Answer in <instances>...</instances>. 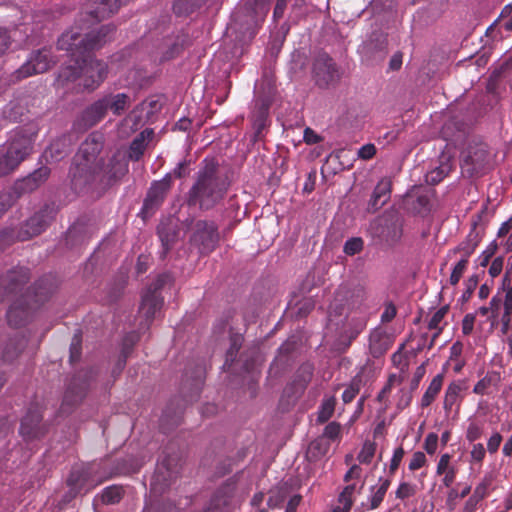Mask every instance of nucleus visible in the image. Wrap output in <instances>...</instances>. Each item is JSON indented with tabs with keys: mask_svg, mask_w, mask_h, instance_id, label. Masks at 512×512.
Masks as SVG:
<instances>
[{
	"mask_svg": "<svg viewBox=\"0 0 512 512\" xmlns=\"http://www.w3.org/2000/svg\"><path fill=\"white\" fill-rule=\"evenodd\" d=\"M114 31L111 25H104L97 31L83 35L74 30L64 32L58 39V48L70 53L74 65L61 69L58 81L62 84L79 80L85 89H95L106 78L108 70L105 63L92 58L90 51L101 48L110 40Z\"/></svg>",
	"mask_w": 512,
	"mask_h": 512,
	"instance_id": "1",
	"label": "nucleus"
},
{
	"mask_svg": "<svg viewBox=\"0 0 512 512\" xmlns=\"http://www.w3.org/2000/svg\"><path fill=\"white\" fill-rule=\"evenodd\" d=\"M98 151L99 145L95 142L94 137L87 139L80 147L77 157L82 156L84 162H78L77 160L75 167L71 170V182L76 191H81L87 185H91L97 181L110 184L112 181H116L127 173V162L125 160H119L116 157L111 159L107 169H104L99 163L92 166Z\"/></svg>",
	"mask_w": 512,
	"mask_h": 512,
	"instance_id": "2",
	"label": "nucleus"
},
{
	"mask_svg": "<svg viewBox=\"0 0 512 512\" xmlns=\"http://www.w3.org/2000/svg\"><path fill=\"white\" fill-rule=\"evenodd\" d=\"M37 126L28 124L13 131L9 140L0 148V176H6L31 153L37 135Z\"/></svg>",
	"mask_w": 512,
	"mask_h": 512,
	"instance_id": "3",
	"label": "nucleus"
},
{
	"mask_svg": "<svg viewBox=\"0 0 512 512\" xmlns=\"http://www.w3.org/2000/svg\"><path fill=\"white\" fill-rule=\"evenodd\" d=\"M224 180L212 173H203L190 191V201L199 203L201 208L209 209L218 203L226 192Z\"/></svg>",
	"mask_w": 512,
	"mask_h": 512,
	"instance_id": "4",
	"label": "nucleus"
},
{
	"mask_svg": "<svg viewBox=\"0 0 512 512\" xmlns=\"http://www.w3.org/2000/svg\"><path fill=\"white\" fill-rule=\"evenodd\" d=\"M54 60L49 49H41L33 52L27 61L13 74V82L38 73L46 72Z\"/></svg>",
	"mask_w": 512,
	"mask_h": 512,
	"instance_id": "5",
	"label": "nucleus"
},
{
	"mask_svg": "<svg viewBox=\"0 0 512 512\" xmlns=\"http://www.w3.org/2000/svg\"><path fill=\"white\" fill-rule=\"evenodd\" d=\"M169 280L168 275H160L151 284V286L142 295V301L139 307V313L146 319L152 320L163 305V299L159 296L158 290L161 289Z\"/></svg>",
	"mask_w": 512,
	"mask_h": 512,
	"instance_id": "6",
	"label": "nucleus"
},
{
	"mask_svg": "<svg viewBox=\"0 0 512 512\" xmlns=\"http://www.w3.org/2000/svg\"><path fill=\"white\" fill-rule=\"evenodd\" d=\"M313 77L317 86L327 88L339 81L340 73L333 59L322 53L314 61Z\"/></svg>",
	"mask_w": 512,
	"mask_h": 512,
	"instance_id": "7",
	"label": "nucleus"
},
{
	"mask_svg": "<svg viewBox=\"0 0 512 512\" xmlns=\"http://www.w3.org/2000/svg\"><path fill=\"white\" fill-rule=\"evenodd\" d=\"M489 163L487 145L480 143L471 145L464 152L462 157V171L469 176L481 173Z\"/></svg>",
	"mask_w": 512,
	"mask_h": 512,
	"instance_id": "8",
	"label": "nucleus"
},
{
	"mask_svg": "<svg viewBox=\"0 0 512 512\" xmlns=\"http://www.w3.org/2000/svg\"><path fill=\"white\" fill-rule=\"evenodd\" d=\"M219 236L217 227L213 222L199 220L194 225L191 241L200 253H209L216 247Z\"/></svg>",
	"mask_w": 512,
	"mask_h": 512,
	"instance_id": "9",
	"label": "nucleus"
},
{
	"mask_svg": "<svg viewBox=\"0 0 512 512\" xmlns=\"http://www.w3.org/2000/svg\"><path fill=\"white\" fill-rule=\"evenodd\" d=\"M467 388V384L463 380L453 381L447 386L443 399V409L447 417L456 418L458 416Z\"/></svg>",
	"mask_w": 512,
	"mask_h": 512,
	"instance_id": "10",
	"label": "nucleus"
},
{
	"mask_svg": "<svg viewBox=\"0 0 512 512\" xmlns=\"http://www.w3.org/2000/svg\"><path fill=\"white\" fill-rule=\"evenodd\" d=\"M91 471L92 467L75 468L71 471L67 483L73 496L79 493H87L103 481L101 478L95 479L92 477Z\"/></svg>",
	"mask_w": 512,
	"mask_h": 512,
	"instance_id": "11",
	"label": "nucleus"
},
{
	"mask_svg": "<svg viewBox=\"0 0 512 512\" xmlns=\"http://www.w3.org/2000/svg\"><path fill=\"white\" fill-rule=\"evenodd\" d=\"M42 413L38 406L31 407L23 417L20 425V434L25 441L38 439L45 433L41 424Z\"/></svg>",
	"mask_w": 512,
	"mask_h": 512,
	"instance_id": "12",
	"label": "nucleus"
},
{
	"mask_svg": "<svg viewBox=\"0 0 512 512\" xmlns=\"http://www.w3.org/2000/svg\"><path fill=\"white\" fill-rule=\"evenodd\" d=\"M170 186V176H166L162 180L153 183L148 191L147 197L145 198L142 212L145 214L153 212L164 200Z\"/></svg>",
	"mask_w": 512,
	"mask_h": 512,
	"instance_id": "13",
	"label": "nucleus"
},
{
	"mask_svg": "<svg viewBox=\"0 0 512 512\" xmlns=\"http://www.w3.org/2000/svg\"><path fill=\"white\" fill-rule=\"evenodd\" d=\"M392 344L393 336L383 327H376L369 334L368 349L374 358L383 356Z\"/></svg>",
	"mask_w": 512,
	"mask_h": 512,
	"instance_id": "14",
	"label": "nucleus"
},
{
	"mask_svg": "<svg viewBox=\"0 0 512 512\" xmlns=\"http://www.w3.org/2000/svg\"><path fill=\"white\" fill-rule=\"evenodd\" d=\"M483 235V230L478 228L477 222H474L466 238L453 250L454 253H461L462 258L468 260L482 241Z\"/></svg>",
	"mask_w": 512,
	"mask_h": 512,
	"instance_id": "15",
	"label": "nucleus"
},
{
	"mask_svg": "<svg viewBox=\"0 0 512 512\" xmlns=\"http://www.w3.org/2000/svg\"><path fill=\"white\" fill-rule=\"evenodd\" d=\"M451 455L442 454L436 467V474L443 475L442 483L449 488L455 481L457 475V467L451 463Z\"/></svg>",
	"mask_w": 512,
	"mask_h": 512,
	"instance_id": "16",
	"label": "nucleus"
},
{
	"mask_svg": "<svg viewBox=\"0 0 512 512\" xmlns=\"http://www.w3.org/2000/svg\"><path fill=\"white\" fill-rule=\"evenodd\" d=\"M391 485V480L388 478L380 477L378 479L377 484L371 486L370 488V495L368 497V509L374 510L377 509L382 501L384 500V497Z\"/></svg>",
	"mask_w": 512,
	"mask_h": 512,
	"instance_id": "17",
	"label": "nucleus"
},
{
	"mask_svg": "<svg viewBox=\"0 0 512 512\" xmlns=\"http://www.w3.org/2000/svg\"><path fill=\"white\" fill-rule=\"evenodd\" d=\"M391 183L388 179H381L376 185L372 197L369 201V207L374 211L381 208L390 198Z\"/></svg>",
	"mask_w": 512,
	"mask_h": 512,
	"instance_id": "18",
	"label": "nucleus"
},
{
	"mask_svg": "<svg viewBox=\"0 0 512 512\" xmlns=\"http://www.w3.org/2000/svg\"><path fill=\"white\" fill-rule=\"evenodd\" d=\"M234 490L235 487L232 483H227L221 487L211 499L209 509L212 512H221L230 503Z\"/></svg>",
	"mask_w": 512,
	"mask_h": 512,
	"instance_id": "19",
	"label": "nucleus"
},
{
	"mask_svg": "<svg viewBox=\"0 0 512 512\" xmlns=\"http://www.w3.org/2000/svg\"><path fill=\"white\" fill-rule=\"evenodd\" d=\"M153 130L145 129L132 141L129 149V158L133 160H139L144 153L147 144L153 138Z\"/></svg>",
	"mask_w": 512,
	"mask_h": 512,
	"instance_id": "20",
	"label": "nucleus"
},
{
	"mask_svg": "<svg viewBox=\"0 0 512 512\" xmlns=\"http://www.w3.org/2000/svg\"><path fill=\"white\" fill-rule=\"evenodd\" d=\"M108 110L113 114H122L131 104V98L125 93L109 94L104 96Z\"/></svg>",
	"mask_w": 512,
	"mask_h": 512,
	"instance_id": "21",
	"label": "nucleus"
},
{
	"mask_svg": "<svg viewBox=\"0 0 512 512\" xmlns=\"http://www.w3.org/2000/svg\"><path fill=\"white\" fill-rule=\"evenodd\" d=\"M108 111V107L105 98H101L93 103L85 112L84 120L89 126L95 125L97 122L102 120Z\"/></svg>",
	"mask_w": 512,
	"mask_h": 512,
	"instance_id": "22",
	"label": "nucleus"
},
{
	"mask_svg": "<svg viewBox=\"0 0 512 512\" xmlns=\"http://www.w3.org/2000/svg\"><path fill=\"white\" fill-rule=\"evenodd\" d=\"M98 5L90 11L92 17L96 19H104L118 11L120 0H98Z\"/></svg>",
	"mask_w": 512,
	"mask_h": 512,
	"instance_id": "23",
	"label": "nucleus"
},
{
	"mask_svg": "<svg viewBox=\"0 0 512 512\" xmlns=\"http://www.w3.org/2000/svg\"><path fill=\"white\" fill-rule=\"evenodd\" d=\"M444 375L437 374L430 382L421 398V406L428 407L437 397L443 386Z\"/></svg>",
	"mask_w": 512,
	"mask_h": 512,
	"instance_id": "24",
	"label": "nucleus"
},
{
	"mask_svg": "<svg viewBox=\"0 0 512 512\" xmlns=\"http://www.w3.org/2000/svg\"><path fill=\"white\" fill-rule=\"evenodd\" d=\"M50 170L47 167H40L35 170L28 177L23 179L21 187L26 191H32L36 189L41 183H43L49 177Z\"/></svg>",
	"mask_w": 512,
	"mask_h": 512,
	"instance_id": "25",
	"label": "nucleus"
},
{
	"mask_svg": "<svg viewBox=\"0 0 512 512\" xmlns=\"http://www.w3.org/2000/svg\"><path fill=\"white\" fill-rule=\"evenodd\" d=\"M451 171V164L449 160L443 161L440 166L431 170L426 174V182L431 185H436L441 182Z\"/></svg>",
	"mask_w": 512,
	"mask_h": 512,
	"instance_id": "26",
	"label": "nucleus"
},
{
	"mask_svg": "<svg viewBox=\"0 0 512 512\" xmlns=\"http://www.w3.org/2000/svg\"><path fill=\"white\" fill-rule=\"evenodd\" d=\"M330 445L323 438L312 441L307 448V457L310 460H317L325 456L329 451Z\"/></svg>",
	"mask_w": 512,
	"mask_h": 512,
	"instance_id": "27",
	"label": "nucleus"
},
{
	"mask_svg": "<svg viewBox=\"0 0 512 512\" xmlns=\"http://www.w3.org/2000/svg\"><path fill=\"white\" fill-rule=\"evenodd\" d=\"M499 380V373L489 372L474 385L473 392L477 395H485L488 389L492 385H496Z\"/></svg>",
	"mask_w": 512,
	"mask_h": 512,
	"instance_id": "28",
	"label": "nucleus"
},
{
	"mask_svg": "<svg viewBox=\"0 0 512 512\" xmlns=\"http://www.w3.org/2000/svg\"><path fill=\"white\" fill-rule=\"evenodd\" d=\"M48 225V220L42 213L35 214L26 222V232L29 236L40 234Z\"/></svg>",
	"mask_w": 512,
	"mask_h": 512,
	"instance_id": "29",
	"label": "nucleus"
},
{
	"mask_svg": "<svg viewBox=\"0 0 512 512\" xmlns=\"http://www.w3.org/2000/svg\"><path fill=\"white\" fill-rule=\"evenodd\" d=\"M208 0H175L173 10L178 15H186L201 7Z\"/></svg>",
	"mask_w": 512,
	"mask_h": 512,
	"instance_id": "30",
	"label": "nucleus"
},
{
	"mask_svg": "<svg viewBox=\"0 0 512 512\" xmlns=\"http://www.w3.org/2000/svg\"><path fill=\"white\" fill-rule=\"evenodd\" d=\"M502 290L505 293L504 300H502L504 302L503 315L512 316V285L508 272L503 277Z\"/></svg>",
	"mask_w": 512,
	"mask_h": 512,
	"instance_id": "31",
	"label": "nucleus"
},
{
	"mask_svg": "<svg viewBox=\"0 0 512 512\" xmlns=\"http://www.w3.org/2000/svg\"><path fill=\"white\" fill-rule=\"evenodd\" d=\"M335 409V398L328 397L323 400L318 411V422L324 423L331 418Z\"/></svg>",
	"mask_w": 512,
	"mask_h": 512,
	"instance_id": "32",
	"label": "nucleus"
},
{
	"mask_svg": "<svg viewBox=\"0 0 512 512\" xmlns=\"http://www.w3.org/2000/svg\"><path fill=\"white\" fill-rule=\"evenodd\" d=\"M361 384L362 378L361 373H359L352 379L351 383L342 394V399L345 403H350L351 401H353V399L360 391Z\"/></svg>",
	"mask_w": 512,
	"mask_h": 512,
	"instance_id": "33",
	"label": "nucleus"
},
{
	"mask_svg": "<svg viewBox=\"0 0 512 512\" xmlns=\"http://www.w3.org/2000/svg\"><path fill=\"white\" fill-rule=\"evenodd\" d=\"M376 451V443L366 440L357 456V459L362 464H370Z\"/></svg>",
	"mask_w": 512,
	"mask_h": 512,
	"instance_id": "34",
	"label": "nucleus"
},
{
	"mask_svg": "<svg viewBox=\"0 0 512 512\" xmlns=\"http://www.w3.org/2000/svg\"><path fill=\"white\" fill-rule=\"evenodd\" d=\"M122 498V488L118 486H110L103 490L101 499L104 504L118 503Z\"/></svg>",
	"mask_w": 512,
	"mask_h": 512,
	"instance_id": "35",
	"label": "nucleus"
},
{
	"mask_svg": "<svg viewBox=\"0 0 512 512\" xmlns=\"http://www.w3.org/2000/svg\"><path fill=\"white\" fill-rule=\"evenodd\" d=\"M418 488L415 484L410 482H401L395 492L397 499L405 500L417 494Z\"/></svg>",
	"mask_w": 512,
	"mask_h": 512,
	"instance_id": "36",
	"label": "nucleus"
},
{
	"mask_svg": "<svg viewBox=\"0 0 512 512\" xmlns=\"http://www.w3.org/2000/svg\"><path fill=\"white\" fill-rule=\"evenodd\" d=\"M287 498V491L283 487L272 489L267 500V505L270 508L279 507Z\"/></svg>",
	"mask_w": 512,
	"mask_h": 512,
	"instance_id": "37",
	"label": "nucleus"
},
{
	"mask_svg": "<svg viewBox=\"0 0 512 512\" xmlns=\"http://www.w3.org/2000/svg\"><path fill=\"white\" fill-rule=\"evenodd\" d=\"M448 312V307L443 306L439 308L430 318L428 322V328L431 330H437V334H439L442 330V322Z\"/></svg>",
	"mask_w": 512,
	"mask_h": 512,
	"instance_id": "38",
	"label": "nucleus"
},
{
	"mask_svg": "<svg viewBox=\"0 0 512 512\" xmlns=\"http://www.w3.org/2000/svg\"><path fill=\"white\" fill-rule=\"evenodd\" d=\"M404 377L401 374H392L383 389L380 391L378 398L380 401L384 400L386 396L391 392L392 387L399 386L402 384Z\"/></svg>",
	"mask_w": 512,
	"mask_h": 512,
	"instance_id": "39",
	"label": "nucleus"
},
{
	"mask_svg": "<svg viewBox=\"0 0 512 512\" xmlns=\"http://www.w3.org/2000/svg\"><path fill=\"white\" fill-rule=\"evenodd\" d=\"M363 245H364V242H363L362 238L353 237V238L348 239L345 242L343 251L345 254L352 256V255H355V254L361 252V250L363 249Z\"/></svg>",
	"mask_w": 512,
	"mask_h": 512,
	"instance_id": "40",
	"label": "nucleus"
},
{
	"mask_svg": "<svg viewBox=\"0 0 512 512\" xmlns=\"http://www.w3.org/2000/svg\"><path fill=\"white\" fill-rule=\"evenodd\" d=\"M468 266V260L466 258H461L456 265L454 266L452 273L450 275V283L452 285L458 284L462 275L466 271Z\"/></svg>",
	"mask_w": 512,
	"mask_h": 512,
	"instance_id": "41",
	"label": "nucleus"
},
{
	"mask_svg": "<svg viewBox=\"0 0 512 512\" xmlns=\"http://www.w3.org/2000/svg\"><path fill=\"white\" fill-rule=\"evenodd\" d=\"M497 248H498V245L496 243V241H492L486 248L485 250L479 255L477 261H478V264L479 266L481 267H486L489 262H490V259L494 256V254L496 253L497 251Z\"/></svg>",
	"mask_w": 512,
	"mask_h": 512,
	"instance_id": "42",
	"label": "nucleus"
},
{
	"mask_svg": "<svg viewBox=\"0 0 512 512\" xmlns=\"http://www.w3.org/2000/svg\"><path fill=\"white\" fill-rule=\"evenodd\" d=\"M491 485V479L485 477L474 489L473 495L470 500H475L476 502L484 499L488 494V489Z\"/></svg>",
	"mask_w": 512,
	"mask_h": 512,
	"instance_id": "43",
	"label": "nucleus"
},
{
	"mask_svg": "<svg viewBox=\"0 0 512 512\" xmlns=\"http://www.w3.org/2000/svg\"><path fill=\"white\" fill-rule=\"evenodd\" d=\"M402 228L398 222H394L387 230L382 231V236L389 242H396L401 238Z\"/></svg>",
	"mask_w": 512,
	"mask_h": 512,
	"instance_id": "44",
	"label": "nucleus"
},
{
	"mask_svg": "<svg viewBox=\"0 0 512 512\" xmlns=\"http://www.w3.org/2000/svg\"><path fill=\"white\" fill-rule=\"evenodd\" d=\"M17 30L8 32L6 29L0 28V56L4 54L11 43V39L15 38Z\"/></svg>",
	"mask_w": 512,
	"mask_h": 512,
	"instance_id": "45",
	"label": "nucleus"
},
{
	"mask_svg": "<svg viewBox=\"0 0 512 512\" xmlns=\"http://www.w3.org/2000/svg\"><path fill=\"white\" fill-rule=\"evenodd\" d=\"M427 462L426 456L423 452L417 451L413 453L408 468L411 471H416L423 467Z\"/></svg>",
	"mask_w": 512,
	"mask_h": 512,
	"instance_id": "46",
	"label": "nucleus"
},
{
	"mask_svg": "<svg viewBox=\"0 0 512 512\" xmlns=\"http://www.w3.org/2000/svg\"><path fill=\"white\" fill-rule=\"evenodd\" d=\"M483 433L482 427L476 422H471L466 430V439L470 442H474L481 438Z\"/></svg>",
	"mask_w": 512,
	"mask_h": 512,
	"instance_id": "47",
	"label": "nucleus"
},
{
	"mask_svg": "<svg viewBox=\"0 0 512 512\" xmlns=\"http://www.w3.org/2000/svg\"><path fill=\"white\" fill-rule=\"evenodd\" d=\"M341 425L337 422H330L324 429L323 437L335 440L340 437Z\"/></svg>",
	"mask_w": 512,
	"mask_h": 512,
	"instance_id": "48",
	"label": "nucleus"
},
{
	"mask_svg": "<svg viewBox=\"0 0 512 512\" xmlns=\"http://www.w3.org/2000/svg\"><path fill=\"white\" fill-rule=\"evenodd\" d=\"M354 490H355V485H348L344 488V490L341 492V494L339 495V504L341 505H344V506H352L353 504V499H352V495L354 493Z\"/></svg>",
	"mask_w": 512,
	"mask_h": 512,
	"instance_id": "49",
	"label": "nucleus"
},
{
	"mask_svg": "<svg viewBox=\"0 0 512 512\" xmlns=\"http://www.w3.org/2000/svg\"><path fill=\"white\" fill-rule=\"evenodd\" d=\"M438 446V435L435 433H429L424 441L425 451L432 455L436 452Z\"/></svg>",
	"mask_w": 512,
	"mask_h": 512,
	"instance_id": "50",
	"label": "nucleus"
},
{
	"mask_svg": "<svg viewBox=\"0 0 512 512\" xmlns=\"http://www.w3.org/2000/svg\"><path fill=\"white\" fill-rule=\"evenodd\" d=\"M476 314H466L462 320V333L464 335H470L473 332L475 324Z\"/></svg>",
	"mask_w": 512,
	"mask_h": 512,
	"instance_id": "51",
	"label": "nucleus"
},
{
	"mask_svg": "<svg viewBox=\"0 0 512 512\" xmlns=\"http://www.w3.org/2000/svg\"><path fill=\"white\" fill-rule=\"evenodd\" d=\"M502 304V298L498 295L493 296L489 302L490 319L495 321L499 315V310Z\"/></svg>",
	"mask_w": 512,
	"mask_h": 512,
	"instance_id": "52",
	"label": "nucleus"
},
{
	"mask_svg": "<svg viewBox=\"0 0 512 512\" xmlns=\"http://www.w3.org/2000/svg\"><path fill=\"white\" fill-rule=\"evenodd\" d=\"M367 323L366 316H361L357 319L355 326L349 331V343L355 339L365 328Z\"/></svg>",
	"mask_w": 512,
	"mask_h": 512,
	"instance_id": "53",
	"label": "nucleus"
},
{
	"mask_svg": "<svg viewBox=\"0 0 512 512\" xmlns=\"http://www.w3.org/2000/svg\"><path fill=\"white\" fill-rule=\"evenodd\" d=\"M404 453L405 452L402 447H398L394 450L393 456L390 461V467H389L391 473H394L398 469V467L403 459Z\"/></svg>",
	"mask_w": 512,
	"mask_h": 512,
	"instance_id": "54",
	"label": "nucleus"
},
{
	"mask_svg": "<svg viewBox=\"0 0 512 512\" xmlns=\"http://www.w3.org/2000/svg\"><path fill=\"white\" fill-rule=\"evenodd\" d=\"M503 264H504L503 257L500 256V257H496L495 259H493V261L489 267V270H488L489 275L492 278L499 276L503 270Z\"/></svg>",
	"mask_w": 512,
	"mask_h": 512,
	"instance_id": "55",
	"label": "nucleus"
},
{
	"mask_svg": "<svg viewBox=\"0 0 512 512\" xmlns=\"http://www.w3.org/2000/svg\"><path fill=\"white\" fill-rule=\"evenodd\" d=\"M485 454H486V451H485L483 444L477 443L472 446V449L470 452L472 461L482 462L485 457Z\"/></svg>",
	"mask_w": 512,
	"mask_h": 512,
	"instance_id": "56",
	"label": "nucleus"
},
{
	"mask_svg": "<svg viewBox=\"0 0 512 512\" xmlns=\"http://www.w3.org/2000/svg\"><path fill=\"white\" fill-rule=\"evenodd\" d=\"M376 153V148L373 144H366V145H363L359 150H358V157L363 159V160H369L371 159Z\"/></svg>",
	"mask_w": 512,
	"mask_h": 512,
	"instance_id": "57",
	"label": "nucleus"
},
{
	"mask_svg": "<svg viewBox=\"0 0 512 512\" xmlns=\"http://www.w3.org/2000/svg\"><path fill=\"white\" fill-rule=\"evenodd\" d=\"M502 442V436L499 433H494L488 440L487 449L489 453L494 454L498 451Z\"/></svg>",
	"mask_w": 512,
	"mask_h": 512,
	"instance_id": "58",
	"label": "nucleus"
},
{
	"mask_svg": "<svg viewBox=\"0 0 512 512\" xmlns=\"http://www.w3.org/2000/svg\"><path fill=\"white\" fill-rule=\"evenodd\" d=\"M425 372H426L425 364H422V365L417 367V369H416V371L414 373V376H413V378L411 380V384H410L411 391H414V390H416L418 388L421 379L425 375Z\"/></svg>",
	"mask_w": 512,
	"mask_h": 512,
	"instance_id": "59",
	"label": "nucleus"
},
{
	"mask_svg": "<svg viewBox=\"0 0 512 512\" xmlns=\"http://www.w3.org/2000/svg\"><path fill=\"white\" fill-rule=\"evenodd\" d=\"M397 310L396 307L392 303H388L385 306V309L381 315L382 322H390L396 316Z\"/></svg>",
	"mask_w": 512,
	"mask_h": 512,
	"instance_id": "60",
	"label": "nucleus"
},
{
	"mask_svg": "<svg viewBox=\"0 0 512 512\" xmlns=\"http://www.w3.org/2000/svg\"><path fill=\"white\" fill-rule=\"evenodd\" d=\"M80 339L75 337L71 343L70 347V359L71 361H75L80 357Z\"/></svg>",
	"mask_w": 512,
	"mask_h": 512,
	"instance_id": "61",
	"label": "nucleus"
},
{
	"mask_svg": "<svg viewBox=\"0 0 512 512\" xmlns=\"http://www.w3.org/2000/svg\"><path fill=\"white\" fill-rule=\"evenodd\" d=\"M320 136L315 133L311 128H306L304 131V141L307 144H316L320 142Z\"/></svg>",
	"mask_w": 512,
	"mask_h": 512,
	"instance_id": "62",
	"label": "nucleus"
},
{
	"mask_svg": "<svg viewBox=\"0 0 512 512\" xmlns=\"http://www.w3.org/2000/svg\"><path fill=\"white\" fill-rule=\"evenodd\" d=\"M462 349H463L462 343H460L459 341L455 342L450 348L449 361H453L455 359H460Z\"/></svg>",
	"mask_w": 512,
	"mask_h": 512,
	"instance_id": "63",
	"label": "nucleus"
},
{
	"mask_svg": "<svg viewBox=\"0 0 512 512\" xmlns=\"http://www.w3.org/2000/svg\"><path fill=\"white\" fill-rule=\"evenodd\" d=\"M300 501H301L300 495H293L288 501L285 512H296V509L299 506Z\"/></svg>",
	"mask_w": 512,
	"mask_h": 512,
	"instance_id": "64",
	"label": "nucleus"
}]
</instances>
